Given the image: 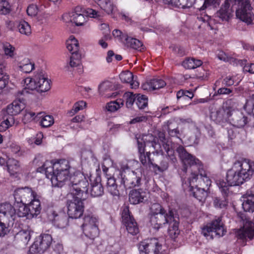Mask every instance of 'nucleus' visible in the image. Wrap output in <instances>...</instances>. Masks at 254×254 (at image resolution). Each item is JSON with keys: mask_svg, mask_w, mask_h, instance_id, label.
I'll return each mask as SVG.
<instances>
[{"mask_svg": "<svg viewBox=\"0 0 254 254\" xmlns=\"http://www.w3.org/2000/svg\"><path fill=\"white\" fill-rule=\"evenodd\" d=\"M254 173V165L250 160L241 159L236 161L227 173L225 182L223 180L216 181V184L222 193L228 194L231 186H239L250 179Z\"/></svg>", "mask_w": 254, "mask_h": 254, "instance_id": "obj_1", "label": "nucleus"}, {"mask_svg": "<svg viewBox=\"0 0 254 254\" xmlns=\"http://www.w3.org/2000/svg\"><path fill=\"white\" fill-rule=\"evenodd\" d=\"M25 88L17 92V96L20 97L28 93L27 89L36 90L39 93L48 91L51 88L50 81L44 75L43 71L37 73L33 79L27 77L24 79Z\"/></svg>", "mask_w": 254, "mask_h": 254, "instance_id": "obj_2", "label": "nucleus"}, {"mask_svg": "<svg viewBox=\"0 0 254 254\" xmlns=\"http://www.w3.org/2000/svg\"><path fill=\"white\" fill-rule=\"evenodd\" d=\"M239 2V6L236 11L238 18L247 24H251L254 19V15L252 12V7L250 0H235ZM219 0H205L203 5L201 7L200 11L206 8L207 5L218 3Z\"/></svg>", "mask_w": 254, "mask_h": 254, "instance_id": "obj_3", "label": "nucleus"}, {"mask_svg": "<svg viewBox=\"0 0 254 254\" xmlns=\"http://www.w3.org/2000/svg\"><path fill=\"white\" fill-rule=\"evenodd\" d=\"M88 185L86 178L80 172H76L69 177L68 186L71 195H86Z\"/></svg>", "mask_w": 254, "mask_h": 254, "instance_id": "obj_4", "label": "nucleus"}, {"mask_svg": "<svg viewBox=\"0 0 254 254\" xmlns=\"http://www.w3.org/2000/svg\"><path fill=\"white\" fill-rule=\"evenodd\" d=\"M120 175L121 183L127 189L138 187L141 184L142 174L138 170L132 171L127 165H125L122 167Z\"/></svg>", "mask_w": 254, "mask_h": 254, "instance_id": "obj_5", "label": "nucleus"}, {"mask_svg": "<svg viewBox=\"0 0 254 254\" xmlns=\"http://www.w3.org/2000/svg\"><path fill=\"white\" fill-rule=\"evenodd\" d=\"M55 167L57 171L55 176L52 178V184L53 186L62 187L71 176L69 162L65 159H61L60 165H56Z\"/></svg>", "mask_w": 254, "mask_h": 254, "instance_id": "obj_6", "label": "nucleus"}, {"mask_svg": "<svg viewBox=\"0 0 254 254\" xmlns=\"http://www.w3.org/2000/svg\"><path fill=\"white\" fill-rule=\"evenodd\" d=\"M226 231L220 217L212 220L201 228V234L208 240H212L214 237H222Z\"/></svg>", "mask_w": 254, "mask_h": 254, "instance_id": "obj_7", "label": "nucleus"}, {"mask_svg": "<svg viewBox=\"0 0 254 254\" xmlns=\"http://www.w3.org/2000/svg\"><path fill=\"white\" fill-rule=\"evenodd\" d=\"M71 195L72 198L68 199L67 202V214L71 218H79L83 215L84 211L83 201L85 198L83 197L84 195Z\"/></svg>", "mask_w": 254, "mask_h": 254, "instance_id": "obj_8", "label": "nucleus"}, {"mask_svg": "<svg viewBox=\"0 0 254 254\" xmlns=\"http://www.w3.org/2000/svg\"><path fill=\"white\" fill-rule=\"evenodd\" d=\"M241 218L243 223V227L237 230L236 237L238 239L243 240L253 239L254 238V223L246 214H242Z\"/></svg>", "mask_w": 254, "mask_h": 254, "instance_id": "obj_9", "label": "nucleus"}, {"mask_svg": "<svg viewBox=\"0 0 254 254\" xmlns=\"http://www.w3.org/2000/svg\"><path fill=\"white\" fill-rule=\"evenodd\" d=\"M137 247L139 254H160L162 249L159 240L154 238L140 242Z\"/></svg>", "mask_w": 254, "mask_h": 254, "instance_id": "obj_10", "label": "nucleus"}, {"mask_svg": "<svg viewBox=\"0 0 254 254\" xmlns=\"http://www.w3.org/2000/svg\"><path fill=\"white\" fill-rule=\"evenodd\" d=\"M174 216L175 211L171 208L168 210V214L149 216L150 226L154 230L158 231L163 225L174 220Z\"/></svg>", "mask_w": 254, "mask_h": 254, "instance_id": "obj_11", "label": "nucleus"}, {"mask_svg": "<svg viewBox=\"0 0 254 254\" xmlns=\"http://www.w3.org/2000/svg\"><path fill=\"white\" fill-rule=\"evenodd\" d=\"M15 203L27 204L37 197L36 193L31 188L25 187L18 188L14 193Z\"/></svg>", "mask_w": 254, "mask_h": 254, "instance_id": "obj_12", "label": "nucleus"}, {"mask_svg": "<svg viewBox=\"0 0 254 254\" xmlns=\"http://www.w3.org/2000/svg\"><path fill=\"white\" fill-rule=\"evenodd\" d=\"M122 221L126 227L128 233L132 236H134L139 233L138 225L133 218L130 215L128 208H125L122 213Z\"/></svg>", "mask_w": 254, "mask_h": 254, "instance_id": "obj_13", "label": "nucleus"}, {"mask_svg": "<svg viewBox=\"0 0 254 254\" xmlns=\"http://www.w3.org/2000/svg\"><path fill=\"white\" fill-rule=\"evenodd\" d=\"M47 215L49 221L56 227L64 228L67 225V218L64 213H58L52 208L47 210Z\"/></svg>", "mask_w": 254, "mask_h": 254, "instance_id": "obj_14", "label": "nucleus"}, {"mask_svg": "<svg viewBox=\"0 0 254 254\" xmlns=\"http://www.w3.org/2000/svg\"><path fill=\"white\" fill-rule=\"evenodd\" d=\"M52 242V238L50 235L41 234L32 245L31 249H35L36 253H44L50 247Z\"/></svg>", "mask_w": 254, "mask_h": 254, "instance_id": "obj_15", "label": "nucleus"}, {"mask_svg": "<svg viewBox=\"0 0 254 254\" xmlns=\"http://www.w3.org/2000/svg\"><path fill=\"white\" fill-rule=\"evenodd\" d=\"M152 153L153 155H156V160L158 163V164L156 163L152 164V167L154 171L155 172L157 171L163 172L167 170L169 167L168 156H165L163 150L159 149L157 151L153 152Z\"/></svg>", "mask_w": 254, "mask_h": 254, "instance_id": "obj_16", "label": "nucleus"}, {"mask_svg": "<svg viewBox=\"0 0 254 254\" xmlns=\"http://www.w3.org/2000/svg\"><path fill=\"white\" fill-rule=\"evenodd\" d=\"M196 175L195 173H192L191 176L189 178V185L190 187V190L192 192L193 196L199 201H204L207 196V192L205 188H199L197 186L194 188L192 184L196 182Z\"/></svg>", "mask_w": 254, "mask_h": 254, "instance_id": "obj_17", "label": "nucleus"}, {"mask_svg": "<svg viewBox=\"0 0 254 254\" xmlns=\"http://www.w3.org/2000/svg\"><path fill=\"white\" fill-rule=\"evenodd\" d=\"M176 151L185 166H191L199 165V160L189 153L183 146H179Z\"/></svg>", "mask_w": 254, "mask_h": 254, "instance_id": "obj_18", "label": "nucleus"}, {"mask_svg": "<svg viewBox=\"0 0 254 254\" xmlns=\"http://www.w3.org/2000/svg\"><path fill=\"white\" fill-rule=\"evenodd\" d=\"M81 10L79 7H76L75 11L64 14L63 16L64 20L66 22L74 23L76 26H81L85 22V18L83 14L78 13Z\"/></svg>", "mask_w": 254, "mask_h": 254, "instance_id": "obj_19", "label": "nucleus"}, {"mask_svg": "<svg viewBox=\"0 0 254 254\" xmlns=\"http://www.w3.org/2000/svg\"><path fill=\"white\" fill-rule=\"evenodd\" d=\"M137 140V146H138V141L142 144L143 148H145L146 145H150L155 151L161 148L160 144L156 142L157 138L153 136L152 134H148L143 135L141 136L139 135L138 137L136 136Z\"/></svg>", "mask_w": 254, "mask_h": 254, "instance_id": "obj_20", "label": "nucleus"}, {"mask_svg": "<svg viewBox=\"0 0 254 254\" xmlns=\"http://www.w3.org/2000/svg\"><path fill=\"white\" fill-rule=\"evenodd\" d=\"M138 152L139 160L143 166L146 168H150L152 166L153 162L150 157L151 154L150 151L145 152V148H143L142 144L139 141Z\"/></svg>", "mask_w": 254, "mask_h": 254, "instance_id": "obj_21", "label": "nucleus"}, {"mask_svg": "<svg viewBox=\"0 0 254 254\" xmlns=\"http://www.w3.org/2000/svg\"><path fill=\"white\" fill-rule=\"evenodd\" d=\"M128 197L131 204H137L143 202L145 200L146 193L142 189H134L129 192Z\"/></svg>", "mask_w": 254, "mask_h": 254, "instance_id": "obj_22", "label": "nucleus"}, {"mask_svg": "<svg viewBox=\"0 0 254 254\" xmlns=\"http://www.w3.org/2000/svg\"><path fill=\"white\" fill-rule=\"evenodd\" d=\"M15 212L14 207L8 203L0 204V219L3 221L12 218Z\"/></svg>", "mask_w": 254, "mask_h": 254, "instance_id": "obj_23", "label": "nucleus"}, {"mask_svg": "<svg viewBox=\"0 0 254 254\" xmlns=\"http://www.w3.org/2000/svg\"><path fill=\"white\" fill-rule=\"evenodd\" d=\"M31 238L29 230H22L18 232L14 236V242L15 244L21 246H26Z\"/></svg>", "mask_w": 254, "mask_h": 254, "instance_id": "obj_24", "label": "nucleus"}, {"mask_svg": "<svg viewBox=\"0 0 254 254\" xmlns=\"http://www.w3.org/2000/svg\"><path fill=\"white\" fill-rule=\"evenodd\" d=\"M56 165H60V160L55 163L47 161L43 164L42 168H39V169L44 171L46 177L50 179L52 181V178L55 176V172L57 171V169L55 167Z\"/></svg>", "mask_w": 254, "mask_h": 254, "instance_id": "obj_25", "label": "nucleus"}, {"mask_svg": "<svg viewBox=\"0 0 254 254\" xmlns=\"http://www.w3.org/2000/svg\"><path fill=\"white\" fill-rule=\"evenodd\" d=\"M25 108V104L20 100H15L7 107L6 113L14 117L19 114Z\"/></svg>", "mask_w": 254, "mask_h": 254, "instance_id": "obj_26", "label": "nucleus"}, {"mask_svg": "<svg viewBox=\"0 0 254 254\" xmlns=\"http://www.w3.org/2000/svg\"><path fill=\"white\" fill-rule=\"evenodd\" d=\"M120 78L123 82L129 83L132 89H136L139 85V82L134 79L132 72L129 71L121 72L120 74Z\"/></svg>", "mask_w": 254, "mask_h": 254, "instance_id": "obj_27", "label": "nucleus"}, {"mask_svg": "<svg viewBox=\"0 0 254 254\" xmlns=\"http://www.w3.org/2000/svg\"><path fill=\"white\" fill-rule=\"evenodd\" d=\"M30 217L31 218L36 217L41 212V207L39 200L37 197L34 199L29 203L27 204Z\"/></svg>", "mask_w": 254, "mask_h": 254, "instance_id": "obj_28", "label": "nucleus"}, {"mask_svg": "<svg viewBox=\"0 0 254 254\" xmlns=\"http://www.w3.org/2000/svg\"><path fill=\"white\" fill-rule=\"evenodd\" d=\"M125 37L124 44L127 47H129L132 49L141 51L143 49V44L142 42L139 40L133 38L128 36H123Z\"/></svg>", "mask_w": 254, "mask_h": 254, "instance_id": "obj_29", "label": "nucleus"}, {"mask_svg": "<svg viewBox=\"0 0 254 254\" xmlns=\"http://www.w3.org/2000/svg\"><path fill=\"white\" fill-rule=\"evenodd\" d=\"M166 84V82L163 79L155 78L150 80L147 83L143 84L142 87L145 90L147 89V86H149V89L154 90L163 88Z\"/></svg>", "mask_w": 254, "mask_h": 254, "instance_id": "obj_30", "label": "nucleus"}, {"mask_svg": "<svg viewBox=\"0 0 254 254\" xmlns=\"http://www.w3.org/2000/svg\"><path fill=\"white\" fill-rule=\"evenodd\" d=\"M106 188L108 191L113 196H119L120 191L114 177H107Z\"/></svg>", "mask_w": 254, "mask_h": 254, "instance_id": "obj_31", "label": "nucleus"}, {"mask_svg": "<svg viewBox=\"0 0 254 254\" xmlns=\"http://www.w3.org/2000/svg\"><path fill=\"white\" fill-rule=\"evenodd\" d=\"M250 120L251 119H249L242 113L235 115L232 119L233 126L238 128L244 127Z\"/></svg>", "mask_w": 254, "mask_h": 254, "instance_id": "obj_32", "label": "nucleus"}, {"mask_svg": "<svg viewBox=\"0 0 254 254\" xmlns=\"http://www.w3.org/2000/svg\"><path fill=\"white\" fill-rule=\"evenodd\" d=\"M104 193V189L100 182L99 179H96L95 181L91 184L90 194L93 197H99L101 196Z\"/></svg>", "mask_w": 254, "mask_h": 254, "instance_id": "obj_33", "label": "nucleus"}, {"mask_svg": "<svg viewBox=\"0 0 254 254\" xmlns=\"http://www.w3.org/2000/svg\"><path fill=\"white\" fill-rule=\"evenodd\" d=\"M169 227L168 229V234L170 238L175 240L180 234V231L179 229V222L176 219V217L174 216V220L169 222Z\"/></svg>", "mask_w": 254, "mask_h": 254, "instance_id": "obj_34", "label": "nucleus"}, {"mask_svg": "<svg viewBox=\"0 0 254 254\" xmlns=\"http://www.w3.org/2000/svg\"><path fill=\"white\" fill-rule=\"evenodd\" d=\"M6 163L7 170L10 175H14L20 170L19 161L13 158H8Z\"/></svg>", "mask_w": 254, "mask_h": 254, "instance_id": "obj_35", "label": "nucleus"}, {"mask_svg": "<svg viewBox=\"0 0 254 254\" xmlns=\"http://www.w3.org/2000/svg\"><path fill=\"white\" fill-rule=\"evenodd\" d=\"M210 118L216 123L219 124L223 122L226 119V111L224 109L220 108L211 113Z\"/></svg>", "mask_w": 254, "mask_h": 254, "instance_id": "obj_36", "label": "nucleus"}, {"mask_svg": "<svg viewBox=\"0 0 254 254\" xmlns=\"http://www.w3.org/2000/svg\"><path fill=\"white\" fill-rule=\"evenodd\" d=\"M216 14L222 20L228 21L231 15V10L229 9V3L226 1Z\"/></svg>", "mask_w": 254, "mask_h": 254, "instance_id": "obj_37", "label": "nucleus"}, {"mask_svg": "<svg viewBox=\"0 0 254 254\" xmlns=\"http://www.w3.org/2000/svg\"><path fill=\"white\" fill-rule=\"evenodd\" d=\"M18 68L25 73H30L34 68V64L29 59H24L18 64Z\"/></svg>", "mask_w": 254, "mask_h": 254, "instance_id": "obj_38", "label": "nucleus"}, {"mask_svg": "<svg viewBox=\"0 0 254 254\" xmlns=\"http://www.w3.org/2000/svg\"><path fill=\"white\" fill-rule=\"evenodd\" d=\"M245 198L242 204L244 210L245 211L253 212L254 211V195L252 193L248 194Z\"/></svg>", "mask_w": 254, "mask_h": 254, "instance_id": "obj_39", "label": "nucleus"}, {"mask_svg": "<svg viewBox=\"0 0 254 254\" xmlns=\"http://www.w3.org/2000/svg\"><path fill=\"white\" fill-rule=\"evenodd\" d=\"M83 231L87 237L92 240L98 237L99 234L98 226H88L83 228Z\"/></svg>", "mask_w": 254, "mask_h": 254, "instance_id": "obj_40", "label": "nucleus"}, {"mask_svg": "<svg viewBox=\"0 0 254 254\" xmlns=\"http://www.w3.org/2000/svg\"><path fill=\"white\" fill-rule=\"evenodd\" d=\"M66 48L71 53V55L74 54H79V44L78 41L73 37L71 36L66 41Z\"/></svg>", "mask_w": 254, "mask_h": 254, "instance_id": "obj_41", "label": "nucleus"}, {"mask_svg": "<svg viewBox=\"0 0 254 254\" xmlns=\"http://www.w3.org/2000/svg\"><path fill=\"white\" fill-rule=\"evenodd\" d=\"M96 2L107 13H112L115 6L111 0H98Z\"/></svg>", "mask_w": 254, "mask_h": 254, "instance_id": "obj_42", "label": "nucleus"}, {"mask_svg": "<svg viewBox=\"0 0 254 254\" xmlns=\"http://www.w3.org/2000/svg\"><path fill=\"white\" fill-rule=\"evenodd\" d=\"M14 118L9 115H5L3 117V121L0 124V131H5L6 129L14 125Z\"/></svg>", "mask_w": 254, "mask_h": 254, "instance_id": "obj_43", "label": "nucleus"}, {"mask_svg": "<svg viewBox=\"0 0 254 254\" xmlns=\"http://www.w3.org/2000/svg\"><path fill=\"white\" fill-rule=\"evenodd\" d=\"M202 64L200 60H195L193 58H189L185 60L182 63V65L188 69H194L200 66Z\"/></svg>", "mask_w": 254, "mask_h": 254, "instance_id": "obj_44", "label": "nucleus"}, {"mask_svg": "<svg viewBox=\"0 0 254 254\" xmlns=\"http://www.w3.org/2000/svg\"><path fill=\"white\" fill-rule=\"evenodd\" d=\"M98 218L93 214L85 215L84 218V223L82 226L83 228L88 226H98Z\"/></svg>", "mask_w": 254, "mask_h": 254, "instance_id": "obj_45", "label": "nucleus"}, {"mask_svg": "<svg viewBox=\"0 0 254 254\" xmlns=\"http://www.w3.org/2000/svg\"><path fill=\"white\" fill-rule=\"evenodd\" d=\"M168 214L167 211L159 203H154L150 208L149 216Z\"/></svg>", "mask_w": 254, "mask_h": 254, "instance_id": "obj_46", "label": "nucleus"}, {"mask_svg": "<svg viewBox=\"0 0 254 254\" xmlns=\"http://www.w3.org/2000/svg\"><path fill=\"white\" fill-rule=\"evenodd\" d=\"M170 4L174 5L176 6L181 7L183 8H189L192 6L195 0H186V2L184 3L180 2V0H166Z\"/></svg>", "mask_w": 254, "mask_h": 254, "instance_id": "obj_47", "label": "nucleus"}, {"mask_svg": "<svg viewBox=\"0 0 254 254\" xmlns=\"http://www.w3.org/2000/svg\"><path fill=\"white\" fill-rule=\"evenodd\" d=\"M18 208L16 209V212L17 215L20 217H27L28 218H31L30 217V213L27 204L19 203Z\"/></svg>", "mask_w": 254, "mask_h": 254, "instance_id": "obj_48", "label": "nucleus"}, {"mask_svg": "<svg viewBox=\"0 0 254 254\" xmlns=\"http://www.w3.org/2000/svg\"><path fill=\"white\" fill-rule=\"evenodd\" d=\"M196 175V181L198 180V185L201 188H205L206 190L208 189V187L211 185V181L208 177L206 176V174L202 175L200 174V177L198 178L197 175Z\"/></svg>", "mask_w": 254, "mask_h": 254, "instance_id": "obj_49", "label": "nucleus"}, {"mask_svg": "<svg viewBox=\"0 0 254 254\" xmlns=\"http://www.w3.org/2000/svg\"><path fill=\"white\" fill-rule=\"evenodd\" d=\"M18 28L20 33L26 35H29L31 33V27L25 21H20L18 26Z\"/></svg>", "mask_w": 254, "mask_h": 254, "instance_id": "obj_50", "label": "nucleus"}, {"mask_svg": "<svg viewBox=\"0 0 254 254\" xmlns=\"http://www.w3.org/2000/svg\"><path fill=\"white\" fill-rule=\"evenodd\" d=\"M136 104L140 109H144L148 105V99L145 95L137 94Z\"/></svg>", "mask_w": 254, "mask_h": 254, "instance_id": "obj_51", "label": "nucleus"}, {"mask_svg": "<svg viewBox=\"0 0 254 254\" xmlns=\"http://www.w3.org/2000/svg\"><path fill=\"white\" fill-rule=\"evenodd\" d=\"M173 122L171 121H168L167 123V130L169 135L172 137H176L179 138V135L180 134V131L178 127L172 128Z\"/></svg>", "mask_w": 254, "mask_h": 254, "instance_id": "obj_52", "label": "nucleus"}, {"mask_svg": "<svg viewBox=\"0 0 254 254\" xmlns=\"http://www.w3.org/2000/svg\"><path fill=\"white\" fill-rule=\"evenodd\" d=\"M224 197L222 198L219 197H215L213 200L214 206L216 208H222L226 207L227 205L228 201L225 197L228 195H225L224 193Z\"/></svg>", "mask_w": 254, "mask_h": 254, "instance_id": "obj_53", "label": "nucleus"}, {"mask_svg": "<svg viewBox=\"0 0 254 254\" xmlns=\"http://www.w3.org/2000/svg\"><path fill=\"white\" fill-rule=\"evenodd\" d=\"M43 113L42 112H40L37 113L36 116V114L35 112L31 111H26L23 118V121L25 123L26 122H31L36 119L41 118L40 115H41Z\"/></svg>", "mask_w": 254, "mask_h": 254, "instance_id": "obj_54", "label": "nucleus"}, {"mask_svg": "<svg viewBox=\"0 0 254 254\" xmlns=\"http://www.w3.org/2000/svg\"><path fill=\"white\" fill-rule=\"evenodd\" d=\"M124 97L126 100V106L127 108H130L137 99V95L130 92H126Z\"/></svg>", "mask_w": 254, "mask_h": 254, "instance_id": "obj_55", "label": "nucleus"}, {"mask_svg": "<svg viewBox=\"0 0 254 254\" xmlns=\"http://www.w3.org/2000/svg\"><path fill=\"white\" fill-rule=\"evenodd\" d=\"M40 116H41V118L42 117L40 123L43 127H48L53 125L54 120L53 116L51 115H46L44 117L40 115Z\"/></svg>", "mask_w": 254, "mask_h": 254, "instance_id": "obj_56", "label": "nucleus"}, {"mask_svg": "<svg viewBox=\"0 0 254 254\" xmlns=\"http://www.w3.org/2000/svg\"><path fill=\"white\" fill-rule=\"evenodd\" d=\"M10 6L5 0H0V14L6 15L10 12Z\"/></svg>", "mask_w": 254, "mask_h": 254, "instance_id": "obj_57", "label": "nucleus"}, {"mask_svg": "<svg viewBox=\"0 0 254 254\" xmlns=\"http://www.w3.org/2000/svg\"><path fill=\"white\" fill-rule=\"evenodd\" d=\"M81 55L79 54H74L70 57V65L71 67H80L81 65Z\"/></svg>", "mask_w": 254, "mask_h": 254, "instance_id": "obj_58", "label": "nucleus"}, {"mask_svg": "<svg viewBox=\"0 0 254 254\" xmlns=\"http://www.w3.org/2000/svg\"><path fill=\"white\" fill-rule=\"evenodd\" d=\"M86 106V103L83 101H80L74 104L72 109L68 112L70 116H72L79 111L82 110Z\"/></svg>", "mask_w": 254, "mask_h": 254, "instance_id": "obj_59", "label": "nucleus"}, {"mask_svg": "<svg viewBox=\"0 0 254 254\" xmlns=\"http://www.w3.org/2000/svg\"><path fill=\"white\" fill-rule=\"evenodd\" d=\"M162 143V147L164 149V150L166 152L167 156H168L169 157L171 158V159L174 162L175 160H176V158L175 157H172V156H173L174 154V151L173 149H172L171 147L170 146V145L168 142H166V141Z\"/></svg>", "mask_w": 254, "mask_h": 254, "instance_id": "obj_60", "label": "nucleus"}, {"mask_svg": "<svg viewBox=\"0 0 254 254\" xmlns=\"http://www.w3.org/2000/svg\"><path fill=\"white\" fill-rule=\"evenodd\" d=\"M38 6L34 4H30L27 8V13L29 16H35L39 12Z\"/></svg>", "mask_w": 254, "mask_h": 254, "instance_id": "obj_61", "label": "nucleus"}, {"mask_svg": "<svg viewBox=\"0 0 254 254\" xmlns=\"http://www.w3.org/2000/svg\"><path fill=\"white\" fill-rule=\"evenodd\" d=\"M120 107L121 105L120 103L117 101L110 102L108 103L106 106V108L107 111L111 112H115Z\"/></svg>", "mask_w": 254, "mask_h": 254, "instance_id": "obj_62", "label": "nucleus"}, {"mask_svg": "<svg viewBox=\"0 0 254 254\" xmlns=\"http://www.w3.org/2000/svg\"><path fill=\"white\" fill-rule=\"evenodd\" d=\"M201 7L199 9L198 11L200 12V16H197V18L200 20L203 21V22L207 23V25L208 26H210L209 20H210V17L207 15L205 13V12H203V10L205 9L204 8L203 10L200 11Z\"/></svg>", "mask_w": 254, "mask_h": 254, "instance_id": "obj_63", "label": "nucleus"}, {"mask_svg": "<svg viewBox=\"0 0 254 254\" xmlns=\"http://www.w3.org/2000/svg\"><path fill=\"white\" fill-rule=\"evenodd\" d=\"M3 49L6 56L12 57L14 55V47L8 43L3 45Z\"/></svg>", "mask_w": 254, "mask_h": 254, "instance_id": "obj_64", "label": "nucleus"}]
</instances>
